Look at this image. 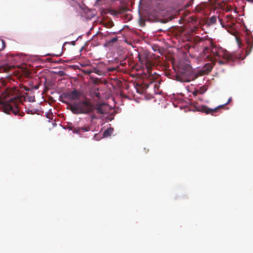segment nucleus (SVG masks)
<instances>
[{
    "instance_id": "f257e3e1",
    "label": "nucleus",
    "mask_w": 253,
    "mask_h": 253,
    "mask_svg": "<svg viewBox=\"0 0 253 253\" xmlns=\"http://www.w3.org/2000/svg\"><path fill=\"white\" fill-rule=\"evenodd\" d=\"M206 42V46L204 48L203 53L205 58L211 61V63H208L204 65L201 71L203 74L210 72L216 63L222 65L226 63V61L234 60L233 53L217 46L211 41H207Z\"/></svg>"
},
{
    "instance_id": "f03ea898",
    "label": "nucleus",
    "mask_w": 253,
    "mask_h": 253,
    "mask_svg": "<svg viewBox=\"0 0 253 253\" xmlns=\"http://www.w3.org/2000/svg\"><path fill=\"white\" fill-rule=\"evenodd\" d=\"M16 91L15 88H7L1 90L0 89V98L6 99L11 96L3 103V109L6 113L10 114L11 112L14 115H19L20 110L23 104L19 101V98L14 96ZM22 114H24V113H22L19 115L22 116Z\"/></svg>"
},
{
    "instance_id": "7ed1b4c3",
    "label": "nucleus",
    "mask_w": 253,
    "mask_h": 253,
    "mask_svg": "<svg viewBox=\"0 0 253 253\" xmlns=\"http://www.w3.org/2000/svg\"><path fill=\"white\" fill-rule=\"evenodd\" d=\"M70 110L75 114H88L93 112L94 107L87 99L69 105Z\"/></svg>"
},
{
    "instance_id": "20e7f679",
    "label": "nucleus",
    "mask_w": 253,
    "mask_h": 253,
    "mask_svg": "<svg viewBox=\"0 0 253 253\" xmlns=\"http://www.w3.org/2000/svg\"><path fill=\"white\" fill-rule=\"evenodd\" d=\"M197 77L193 72L191 66L187 65L184 68L179 69L177 78L178 81L181 82H190L194 80Z\"/></svg>"
},
{
    "instance_id": "39448f33",
    "label": "nucleus",
    "mask_w": 253,
    "mask_h": 253,
    "mask_svg": "<svg viewBox=\"0 0 253 253\" xmlns=\"http://www.w3.org/2000/svg\"><path fill=\"white\" fill-rule=\"evenodd\" d=\"M138 58L140 63L145 66L147 71H150L153 64L151 61L150 55L146 53L139 54L138 55Z\"/></svg>"
},
{
    "instance_id": "423d86ee",
    "label": "nucleus",
    "mask_w": 253,
    "mask_h": 253,
    "mask_svg": "<svg viewBox=\"0 0 253 253\" xmlns=\"http://www.w3.org/2000/svg\"><path fill=\"white\" fill-rule=\"evenodd\" d=\"M81 95L82 93L80 91L74 89L71 91L63 93L60 97L70 101H73L79 100Z\"/></svg>"
},
{
    "instance_id": "0eeeda50",
    "label": "nucleus",
    "mask_w": 253,
    "mask_h": 253,
    "mask_svg": "<svg viewBox=\"0 0 253 253\" xmlns=\"http://www.w3.org/2000/svg\"><path fill=\"white\" fill-rule=\"evenodd\" d=\"M246 34L245 36V41L247 44V55H249L252 51L253 48V38L251 35V32L248 29H246Z\"/></svg>"
},
{
    "instance_id": "6e6552de",
    "label": "nucleus",
    "mask_w": 253,
    "mask_h": 253,
    "mask_svg": "<svg viewBox=\"0 0 253 253\" xmlns=\"http://www.w3.org/2000/svg\"><path fill=\"white\" fill-rule=\"evenodd\" d=\"M231 100L232 98H229L227 102L225 104H223L222 105H219L214 109H211L207 107V106L203 105L200 107V108L198 109V111L203 113H205L206 114H211V115H213L214 113L216 112L219 108H223L225 105L229 103Z\"/></svg>"
},
{
    "instance_id": "1a4fd4ad",
    "label": "nucleus",
    "mask_w": 253,
    "mask_h": 253,
    "mask_svg": "<svg viewBox=\"0 0 253 253\" xmlns=\"http://www.w3.org/2000/svg\"><path fill=\"white\" fill-rule=\"evenodd\" d=\"M105 103L97 104L94 110H96L97 113L100 114H104L106 113V109L105 108Z\"/></svg>"
},
{
    "instance_id": "9d476101",
    "label": "nucleus",
    "mask_w": 253,
    "mask_h": 253,
    "mask_svg": "<svg viewBox=\"0 0 253 253\" xmlns=\"http://www.w3.org/2000/svg\"><path fill=\"white\" fill-rule=\"evenodd\" d=\"M89 129H90L89 127L84 126V127H74V128H72L71 129L73 130V132L74 133H80L81 132L87 131L89 130Z\"/></svg>"
},
{
    "instance_id": "9b49d317",
    "label": "nucleus",
    "mask_w": 253,
    "mask_h": 253,
    "mask_svg": "<svg viewBox=\"0 0 253 253\" xmlns=\"http://www.w3.org/2000/svg\"><path fill=\"white\" fill-rule=\"evenodd\" d=\"M225 19L226 20V22L228 23V25L229 26L234 25L236 21V20L231 15H226Z\"/></svg>"
},
{
    "instance_id": "f8f14e48",
    "label": "nucleus",
    "mask_w": 253,
    "mask_h": 253,
    "mask_svg": "<svg viewBox=\"0 0 253 253\" xmlns=\"http://www.w3.org/2000/svg\"><path fill=\"white\" fill-rule=\"evenodd\" d=\"M114 129L113 128H109L105 130L103 133L104 137H108L110 136L113 132Z\"/></svg>"
},
{
    "instance_id": "ddd939ff",
    "label": "nucleus",
    "mask_w": 253,
    "mask_h": 253,
    "mask_svg": "<svg viewBox=\"0 0 253 253\" xmlns=\"http://www.w3.org/2000/svg\"><path fill=\"white\" fill-rule=\"evenodd\" d=\"M127 11L128 8L126 6H122L118 9V13L119 14H122Z\"/></svg>"
},
{
    "instance_id": "4468645a",
    "label": "nucleus",
    "mask_w": 253,
    "mask_h": 253,
    "mask_svg": "<svg viewBox=\"0 0 253 253\" xmlns=\"http://www.w3.org/2000/svg\"><path fill=\"white\" fill-rule=\"evenodd\" d=\"M117 40H118V38L117 37H116L112 38L111 40L108 41L107 42L108 44H109L110 43H114V42H117Z\"/></svg>"
},
{
    "instance_id": "2eb2a0df",
    "label": "nucleus",
    "mask_w": 253,
    "mask_h": 253,
    "mask_svg": "<svg viewBox=\"0 0 253 253\" xmlns=\"http://www.w3.org/2000/svg\"><path fill=\"white\" fill-rule=\"evenodd\" d=\"M216 21V17L214 16H211L210 19V22L211 23H215Z\"/></svg>"
},
{
    "instance_id": "dca6fc26",
    "label": "nucleus",
    "mask_w": 253,
    "mask_h": 253,
    "mask_svg": "<svg viewBox=\"0 0 253 253\" xmlns=\"http://www.w3.org/2000/svg\"><path fill=\"white\" fill-rule=\"evenodd\" d=\"M92 71H93V73H96L97 75H101L100 71L99 70L95 68H93V70H92Z\"/></svg>"
},
{
    "instance_id": "f3484780",
    "label": "nucleus",
    "mask_w": 253,
    "mask_h": 253,
    "mask_svg": "<svg viewBox=\"0 0 253 253\" xmlns=\"http://www.w3.org/2000/svg\"><path fill=\"white\" fill-rule=\"evenodd\" d=\"M84 73L85 74H86V75H90L92 73H93V71H92V70H85L84 71Z\"/></svg>"
},
{
    "instance_id": "a211bd4d",
    "label": "nucleus",
    "mask_w": 253,
    "mask_h": 253,
    "mask_svg": "<svg viewBox=\"0 0 253 253\" xmlns=\"http://www.w3.org/2000/svg\"><path fill=\"white\" fill-rule=\"evenodd\" d=\"M114 26V24H113V22L112 21H111V22H108L107 25H106V27L107 28H111L113 26Z\"/></svg>"
},
{
    "instance_id": "6ab92c4d",
    "label": "nucleus",
    "mask_w": 253,
    "mask_h": 253,
    "mask_svg": "<svg viewBox=\"0 0 253 253\" xmlns=\"http://www.w3.org/2000/svg\"><path fill=\"white\" fill-rule=\"evenodd\" d=\"M93 94L95 96L97 97L98 98H100V93L98 92H94L93 93Z\"/></svg>"
},
{
    "instance_id": "aec40b11",
    "label": "nucleus",
    "mask_w": 253,
    "mask_h": 253,
    "mask_svg": "<svg viewBox=\"0 0 253 253\" xmlns=\"http://www.w3.org/2000/svg\"><path fill=\"white\" fill-rule=\"evenodd\" d=\"M199 93H202V92H200L199 90H195L194 91H193V94L194 95V96H196Z\"/></svg>"
},
{
    "instance_id": "412c9836",
    "label": "nucleus",
    "mask_w": 253,
    "mask_h": 253,
    "mask_svg": "<svg viewBox=\"0 0 253 253\" xmlns=\"http://www.w3.org/2000/svg\"><path fill=\"white\" fill-rule=\"evenodd\" d=\"M116 70V68H115V67L110 68H108V71H109V72H113V71H115V70Z\"/></svg>"
},
{
    "instance_id": "4be33fe9",
    "label": "nucleus",
    "mask_w": 253,
    "mask_h": 253,
    "mask_svg": "<svg viewBox=\"0 0 253 253\" xmlns=\"http://www.w3.org/2000/svg\"><path fill=\"white\" fill-rule=\"evenodd\" d=\"M30 72L28 70H27L25 71V74L26 76H29V75L30 74Z\"/></svg>"
},
{
    "instance_id": "5701e85b",
    "label": "nucleus",
    "mask_w": 253,
    "mask_h": 253,
    "mask_svg": "<svg viewBox=\"0 0 253 253\" xmlns=\"http://www.w3.org/2000/svg\"><path fill=\"white\" fill-rule=\"evenodd\" d=\"M237 42H238L239 45L240 44H241V40L239 39H238V38H237Z\"/></svg>"
},
{
    "instance_id": "b1692460",
    "label": "nucleus",
    "mask_w": 253,
    "mask_h": 253,
    "mask_svg": "<svg viewBox=\"0 0 253 253\" xmlns=\"http://www.w3.org/2000/svg\"><path fill=\"white\" fill-rule=\"evenodd\" d=\"M91 118L92 119H94L96 118V117L95 115H92V116H91Z\"/></svg>"
},
{
    "instance_id": "393cba45",
    "label": "nucleus",
    "mask_w": 253,
    "mask_h": 253,
    "mask_svg": "<svg viewBox=\"0 0 253 253\" xmlns=\"http://www.w3.org/2000/svg\"><path fill=\"white\" fill-rule=\"evenodd\" d=\"M247 1L253 3V0H246Z\"/></svg>"
},
{
    "instance_id": "a878e982",
    "label": "nucleus",
    "mask_w": 253,
    "mask_h": 253,
    "mask_svg": "<svg viewBox=\"0 0 253 253\" xmlns=\"http://www.w3.org/2000/svg\"><path fill=\"white\" fill-rule=\"evenodd\" d=\"M62 102H63V103H64L68 104V103H67L66 101H65V100H62Z\"/></svg>"
},
{
    "instance_id": "bb28decb",
    "label": "nucleus",
    "mask_w": 253,
    "mask_h": 253,
    "mask_svg": "<svg viewBox=\"0 0 253 253\" xmlns=\"http://www.w3.org/2000/svg\"><path fill=\"white\" fill-rule=\"evenodd\" d=\"M100 0H97V1L99 2Z\"/></svg>"
}]
</instances>
